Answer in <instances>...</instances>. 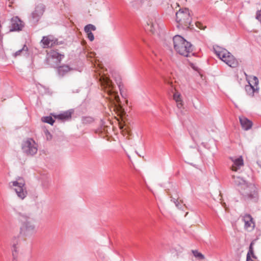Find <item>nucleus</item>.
<instances>
[{"label":"nucleus","mask_w":261,"mask_h":261,"mask_svg":"<svg viewBox=\"0 0 261 261\" xmlns=\"http://www.w3.org/2000/svg\"><path fill=\"white\" fill-rule=\"evenodd\" d=\"M42 121L53 125L55 122V120L51 116H46L42 118Z\"/></svg>","instance_id":"5701e85b"},{"label":"nucleus","mask_w":261,"mask_h":261,"mask_svg":"<svg viewBox=\"0 0 261 261\" xmlns=\"http://www.w3.org/2000/svg\"><path fill=\"white\" fill-rule=\"evenodd\" d=\"M64 55L59 53L56 50H51L47 54L46 61H51L53 59L59 58V59H63Z\"/></svg>","instance_id":"2eb2a0df"},{"label":"nucleus","mask_w":261,"mask_h":261,"mask_svg":"<svg viewBox=\"0 0 261 261\" xmlns=\"http://www.w3.org/2000/svg\"><path fill=\"white\" fill-rule=\"evenodd\" d=\"M216 55L229 66L235 68L237 67L238 62L237 59L229 52L224 48L217 47L214 49Z\"/></svg>","instance_id":"39448f33"},{"label":"nucleus","mask_w":261,"mask_h":261,"mask_svg":"<svg viewBox=\"0 0 261 261\" xmlns=\"http://www.w3.org/2000/svg\"><path fill=\"white\" fill-rule=\"evenodd\" d=\"M176 21L178 29H188L192 22L189 10L188 8L180 9L176 13Z\"/></svg>","instance_id":"7ed1b4c3"},{"label":"nucleus","mask_w":261,"mask_h":261,"mask_svg":"<svg viewBox=\"0 0 261 261\" xmlns=\"http://www.w3.org/2000/svg\"><path fill=\"white\" fill-rule=\"evenodd\" d=\"M13 261H16V258L15 259H14V258L13 257Z\"/></svg>","instance_id":"58836bf2"},{"label":"nucleus","mask_w":261,"mask_h":261,"mask_svg":"<svg viewBox=\"0 0 261 261\" xmlns=\"http://www.w3.org/2000/svg\"><path fill=\"white\" fill-rule=\"evenodd\" d=\"M120 86H120V83H119V84H118V87H119V88L120 91H121V89ZM120 92L121 93V92Z\"/></svg>","instance_id":"4c0bfd02"},{"label":"nucleus","mask_w":261,"mask_h":261,"mask_svg":"<svg viewBox=\"0 0 261 261\" xmlns=\"http://www.w3.org/2000/svg\"><path fill=\"white\" fill-rule=\"evenodd\" d=\"M120 128V129H123L124 125H122L121 123L119 124Z\"/></svg>","instance_id":"e433bc0d"},{"label":"nucleus","mask_w":261,"mask_h":261,"mask_svg":"<svg viewBox=\"0 0 261 261\" xmlns=\"http://www.w3.org/2000/svg\"><path fill=\"white\" fill-rule=\"evenodd\" d=\"M177 103V107L178 109H181L182 107V103L181 100L179 101H176Z\"/></svg>","instance_id":"473e14b6"},{"label":"nucleus","mask_w":261,"mask_h":261,"mask_svg":"<svg viewBox=\"0 0 261 261\" xmlns=\"http://www.w3.org/2000/svg\"><path fill=\"white\" fill-rule=\"evenodd\" d=\"M196 26L201 30H204L205 28H206V27H204L203 24L199 22H197L196 23Z\"/></svg>","instance_id":"2f4dec72"},{"label":"nucleus","mask_w":261,"mask_h":261,"mask_svg":"<svg viewBox=\"0 0 261 261\" xmlns=\"http://www.w3.org/2000/svg\"><path fill=\"white\" fill-rule=\"evenodd\" d=\"M145 29L146 31L153 33L155 31V24H154L152 21L149 20L147 22V25Z\"/></svg>","instance_id":"aec40b11"},{"label":"nucleus","mask_w":261,"mask_h":261,"mask_svg":"<svg viewBox=\"0 0 261 261\" xmlns=\"http://www.w3.org/2000/svg\"><path fill=\"white\" fill-rule=\"evenodd\" d=\"M21 149L24 154L33 155L37 152L38 145L33 139L28 138L22 141Z\"/></svg>","instance_id":"6e6552de"},{"label":"nucleus","mask_w":261,"mask_h":261,"mask_svg":"<svg viewBox=\"0 0 261 261\" xmlns=\"http://www.w3.org/2000/svg\"><path fill=\"white\" fill-rule=\"evenodd\" d=\"M168 84L169 85H170V86H171V92H172V93H173V91H174V88H173V86H172V83H171V82H168Z\"/></svg>","instance_id":"f704fd0d"},{"label":"nucleus","mask_w":261,"mask_h":261,"mask_svg":"<svg viewBox=\"0 0 261 261\" xmlns=\"http://www.w3.org/2000/svg\"><path fill=\"white\" fill-rule=\"evenodd\" d=\"M52 61H46V64L51 67H56L58 66L62 59H59V58L56 59H52Z\"/></svg>","instance_id":"6ab92c4d"},{"label":"nucleus","mask_w":261,"mask_h":261,"mask_svg":"<svg viewBox=\"0 0 261 261\" xmlns=\"http://www.w3.org/2000/svg\"><path fill=\"white\" fill-rule=\"evenodd\" d=\"M247 261H253L252 258H251V256H247Z\"/></svg>","instance_id":"c9c22d12"},{"label":"nucleus","mask_w":261,"mask_h":261,"mask_svg":"<svg viewBox=\"0 0 261 261\" xmlns=\"http://www.w3.org/2000/svg\"><path fill=\"white\" fill-rule=\"evenodd\" d=\"M251 80L248 81V85L245 86V91L247 94L250 96H253L255 93H258L259 91L258 80L255 76L251 77Z\"/></svg>","instance_id":"1a4fd4ad"},{"label":"nucleus","mask_w":261,"mask_h":261,"mask_svg":"<svg viewBox=\"0 0 261 261\" xmlns=\"http://www.w3.org/2000/svg\"><path fill=\"white\" fill-rule=\"evenodd\" d=\"M100 82L102 88L108 95L113 96L114 99L118 102L119 97L118 93L114 90V85L112 81L106 75H102L100 78Z\"/></svg>","instance_id":"423d86ee"},{"label":"nucleus","mask_w":261,"mask_h":261,"mask_svg":"<svg viewBox=\"0 0 261 261\" xmlns=\"http://www.w3.org/2000/svg\"><path fill=\"white\" fill-rule=\"evenodd\" d=\"M71 117V113L69 111H66L56 116L55 118L60 120H65L69 119Z\"/></svg>","instance_id":"f3484780"},{"label":"nucleus","mask_w":261,"mask_h":261,"mask_svg":"<svg viewBox=\"0 0 261 261\" xmlns=\"http://www.w3.org/2000/svg\"><path fill=\"white\" fill-rule=\"evenodd\" d=\"M23 51H28V47L25 45H24L23 47L21 49L18 50V51H17L15 53H14L13 56L14 57L16 58L17 57L20 56L21 53Z\"/></svg>","instance_id":"b1692460"},{"label":"nucleus","mask_w":261,"mask_h":261,"mask_svg":"<svg viewBox=\"0 0 261 261\" xmlns=\"http://www.w3.org/2000/svg\"><path fill=\"white\" fill-rule=\"evenodd\" d=\"M96 27L92 24L86 25L84 28V31L86 33H91L92 31H95Z\"/></svg>","instance_id":"4be33fe9"},{"label":"nucleus","mask_w":261,"mask_h":261,"mask_svg":"<svg viewBox=\"0 0 261 261\" xmlns=\"http://www.w3.org/2000/svg\"><path fill=\"white\" fill-rule=\"evenodd\" d=\"M230 159L233 162V164L231 167V169L232 171H238V170H239L240 168L244 165L243 160L241 156L237 158L230 157Z\"/></svg>","instance_id":"ddd939ff"},{"label":"nucleus","mask_w":261,"mask_h":261,"mask_svg":"<svg viewBox=\"0 0 261 261\" xmlns=\"http://www.w3.org/2000/svg\"><path fill=\"white\" fill-rule=\"evenodd\" d=\"M255 18L261 23V9L256 12Z\"/></svg>","instance_id":"c756f323"},{"label":"nucleus","mask_w":261,"mask_h":261,"mask_svg":"<svg viewBox=\"0 0 261 261\" xmlns=\"http://www.w3.org/2000/svg\"><path fill=\"white\" fill-rule=\"evenodd\" d=\"M253 243H251L249 246V251L248 252V253L247 254V256H250L251 255L253 258H255V255L253 252Z\"/></svg>","instance_id":"a878e982"},{"label":"nucleus","mask_w":261,"mask_h":261,"mask_svg":"<svg viewBox=\"0 0 261 261\" xmlns=\"http://www.w3.org/2000/svg\"><path fill=\"white\" fill-rule=\"evenodd\" d=\"M180 97L181 95L178 92H175L173 93V99L175 101H179L181 100Z\"/></svg>","instance_id":"cd10ccee"},{"label":"nucleus","mask_w":261,"mask_h":261,"mask_svg":"<svg viewBox=\"0 0 261 261\" xmlns=\"http://www.w3.org/2000/svg\"><path fill=\"white\" fill-rule=\"evenodd\" d=\"M44 48L51 47L56 44H58L57 39L52 36H44L41 40Z\"/></svg>","instance_id":"f8f14e48"},{"label":"nucleus","mask_w":261,"mask_h":261,"mask_svg":"<svg viewBox=\"0 0 261 261\" xmlns=\"http://www.w3.org/2000/svg\"><path fill=\"white\" fill-rule=\"evenodd\" d=\"M93 121L94 119L91 117H84L82 118V122L85 124L91 123Z\"/></svg>","instance_id":"393cba45"},{"label":"nucleus","mask_w":261,"mask_h":261,"mask_svg":"<svg viewBox=\"0 0 261 261\" xmlns=\"http://www.w3.org/2000/svg\"><path fill=\"white\" fill-rule=\"evenodd\" d=\"M23 27L22 21L17 17H14L11 19L10 32L19 31Z\"/></svg>","instance_id":"9b49d317"},{"label":"nucleus","mask_w":261,"mask_h":261,"mask_svg":"<svg viewBox=\"0 0 261 261\" xmlns=\"http://www.w3.org/2000/svg\"><path fill=\"white\" fill-rule=\"evenodd\" d=\"M87 37L90 41H92L94 40V36L92 32L87 33Z\"/></svg>","instance_id":"7c9ffc66"},{"label":"nucleus","mask_w":261,"mask_h":261,"mask_svg":"<svg viewBox=\"0 0 261 261\" xmlns=\"http://www.w3.org/2000/svg\"><path fill=\"white\" fill-rule=\"evenodd\" d=\"M171 201H173L174 204H175V206L179 209H181L182 205L180 203V202L178 201V200L175 198H173L172 196H171Z\"/></svg>","instance_id":"bb28decb"},{"label":"nucleus","mask_w":261,"mask_h":261,"mask_svg":"<svg viewBox=\"0 0 261 261\" xmlns=\"http://www.w3.org/2000/svg\"><path fill=\"white\" fill-rule=\"evenodd\" d=\"M14 211L21 221L20 234L24 238H30L35 234L37 232V228L34 220L30 218V215L20 212L15 208Z\"/></svg>","instance_id":"f257e3e1"},{"label":"nucleus","mask_w":261,"mask_h":261,"mask_svg":"<svg viewBox=\"0 0 261 261\" xmlns=\"http://www.w3.org/2000/svg\"><path fill=\"white\" fill-rule=\"evenodd\" d=\"M173 42L174 48L179 54L187 57L194 55L192 45L181 36H175L173 38Z\"/></svg>","instance_id":"f03ea898"},{"label":"nucleus","mask_w":261,"mask_h":261,"mask_svg":"<svg viewBox=\"0 0 261 261\" xmlns=\"http://www.w3.org/2000/svg\"><path fill=\"white\" fill-rule=\"evenodd\" d=\"M239 120L241 125L244 130H247L251 128L252 122L249 119L244 116H241L239 117Z\"/></svg>","instance_id":"4468645a"},{"label":"nucleus","mask_w":261,"mask_h":261,"mask_svg":"<svg viewBox=\"0 0 261 261\" xmlns=\"http://www.w3.org/2000/svg\"><path fill=\"white\" fill-rule=\"evenodd\" d=\"M70 70V68L67 65H63L60 66L58 69V72L60 75L64 76Z\"/></svg>","instance_id":"a211bd4d"},{"label":"nucleus","mask_w":261,"mask_h":261,"mask_svg":"<svg viewBox=\"0 0 261 261\" xmlns=\"http://www.w3.org/2000/svg\"><path fill=\"white\" fill-rule=\"evenodd\" d=\"M45 10V6L42 4H38L35 10L32 13L31 21L33 24L37 23L43 15Z\"/></svg>","instance_id":"9d476101"},{"label":"nucleus","mask_w":261,"mask_h":261,"mask_svg":"<svg viewBox=\"0 0 261 261\" xmlns=\"http://www.w3.org/2000/svg\"><path fill=\"white\" fill-rule=\"evenodd\" d=\"M233 182L238 187H240V191L243 195L250 196L251 195L250 189L254 187L251 184H248L245 180L240 176L232 175Z\"/></svg>","instance_id":"0eeeda50"},{"label":"nucleus","mask_w":261,"mask_h":261,"mask_svg":"<svg viewBox=\"0 0 261 261\" xmlns=\"http://www.w3.org/2000/svg\"><path fill=\"white\" fill-rule=\"evenodd\" d=\"M243 220L245 223V227L248 228L251 226V224L253 223V218L249 214H245Z\"/></svg>","instance_id":"dca6fc26"},{"label":"nucleus","mask_w":261,"mask_h":261,"mask_svg":"<svg viewBox=\"0 0 261 261\" xmlns=\"http://www.w3.org/2000/svg\"><path fill=\"white\" fill-rule=\"evenodd\" d=\"M192 252L193 255L198 259H204L205 258L204 255L197 250H192Z\"/></svg>","instance_id":"412c9836"},{"label":"nucleus","mask_w":261,"mask_h":261,"mask_svg":"<svg viewBox=\"0 0 261 261\" xmlns=\"http://www.w3.org/2000/svg\"><path fill=\"white\" fill-rule=\"evenodd\" d=\"M12 256L14 258V259L17 258V248L16 244H13V245Z\"/></svg>","instance_id":"c85d7f7f"},{"label":"nucleus","mask_w":261,"mask_h":261,"mask_svg":"<svg viewBox=\"0 0 261 261\" xmlns=\"http://www.w3.org/2000/svg\"><path fill=\"white\" fill-rule=\"evenodd\" d=\"M9 187L15 191L17 196L21 199H24L28 194L25 181L21 177H18L16 180L10 182Z\"/></svg>","instance_id":"20e7f679"},{"label":"nucleus","mask_w":261,"mask_h":261,"mask_svg":"<svg viewBox=\"0 0 261 261\" xmlns=\"http://www.w3.org/2000/svg\"><path fill=\"white\" fill-rule=\"evenodd\" d=\"M46 134L47 140L50 139L51 137L50 134L47 130L46 131Z\"/></svg>","instance_id":"72a5a7b5"}]
</instances>
